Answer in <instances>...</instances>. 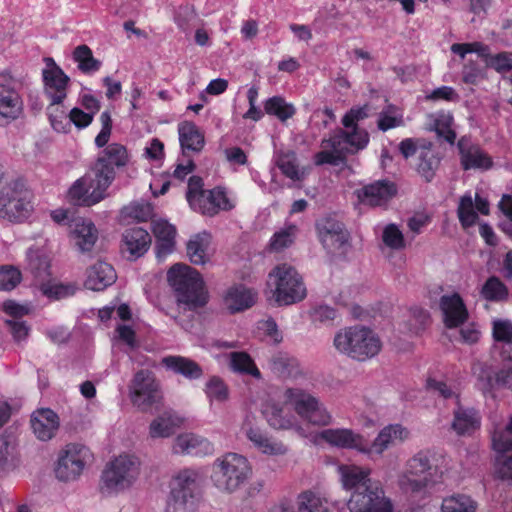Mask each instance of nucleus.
Returning <instances> with one entry per match:
<instances>
[{
    "label": "nucleus",
    "instance_id": "obj_1",
    "mask_svg": "<svg viewBox=\"0 0 512 512\" xmlns=\"http://www.w3.org/2000/svg\"><path fill=\"white\" fill-rule=\"evenodd\" d=\"M365 117H367L365 107L352 108L347 112L342 119L344 130L323 141L324 150L316 154V164L338 165L345 154L364 149L369 142V135L366 130L357 126V122Z\"/></svg>",
    "mask_w": 512,
    "mask_h": 512
},
{
    "label": "nucleus",
    "instance_id": "obj_2",
    "mask_svg": "<svg viewBox=\"0 0 512 512\" xmlns=\"http://www.w3.org/2000/svg\"><path fill=\"white\" fill-rule=\"evenodd\" d=\"M167 281L174 290L179 304L189 310H196L208 302V292L198 271L177 263L167 271Z\"/></svg>",
    "mask_w": 512,
    "mask_h": 512
},
{
    "label": "nucleus",
    "instance_id": "obj_3",
    "mask_svg": "<svg viewBox=\"0 0 512 512\" xmlns=\"http://www.w3.org/2000/svg\"><path fill=\"white\" fill-rule=\"evenodd\" d=\"M333 344L337 351L360 362L374 358L382 349V341L378 334L371 328L359 324L338 331Z\"/></svg>",
    "mask_w": 512,
    "mask_h": 512
},
{
    "label": "nucleus",
    "instance_id": "obj_4",
    "mask_svg": "<svg viewBox=\"0 0 512 512\" xmlns=\"http://www.w3.org/2000/svg\"><path fill=\"white\" fill-rule=\"evenodd\" d=\"M166 512H194L201 498L200 474L184 468L174 474L169 482Z\"/></svg>",
    "mask_w": 512,
    "mask_h": 512
},
{
    "label": "nucleus",
    "instance_id": "obj_5",
    "mask_svg": "<svg viewBox=\"0 0 512 512\" xmlns=\"http://www.w3.org/2000/svg\"><path fill=\"white\" fill-rule=\"evenodd\" d=\"M267 287L278 305H291L306 297V287L296 269L288 264L276 266L268 274Z\"/></svg>",
    "mask_w": 512,
    "mask_h": 512
},
{
    "label": "nucleus",
    "instance_id": "obj_6",
    "mask_svg": "<svg viewBox=\"0 0 512 512\" xmlns=\"http://www.w3.org/2000/svg\"><path fill=\"white\" fill-rule=\"evenodd\" d=\"M33 195L25 182L13 179L0 189V217L10 222L27 220L34 210Z\"/></svg>",
    "mask_w": 512,
    "mask_h": 512
},
{
    "label": "nucleus",
    "instance_id": "obj_7",
    "mask_svg": "<svg viewBox=\"0 0 512 512\" xmlns=\"http://www.w3.org/2000/svg\"><path fill=\"white\" fill-rule=\"evenodd\" d=\"M251 473L248 460L237 453H227L213 464L212 481L221 490L233 492L243 485Z\"/></svg>",
    "mask_w": 512,
    "mask_h": 512
},
{
    "label": "nucleus",
    "instance_id": "obj_8",
    "mask_svg": "<svg viewBox=\"0 0 512 512\" xmlns=\"http://www.w3.org/2000/svg\"><path fill=\"white\" fill-rule=\"evenodd\" d=\"M140 462L136 456L123 454L106 465L101 475L102 492L114 493L130 487L137 479Z\"/></svg>",
    "mask_w": 512,
    "mask_h": 512
},
{
    "label": "nucleus",
    "instance_id": "obj_9",
    "mask_svg": "<svg viewBox=\"0 0 512 512\" xmlns=\"http://www.w3.org/2000/svg\"><path fill=\"white\" fill-rule=\"evenodd\" d=\"M23 79L10 71L0 73V125L18 119L23 112Z\"/></svg>",
    "mask_w": 512,
    "mask_h": 512
},
{
    "label": "nucleus",
    "instance_id": "obj_10",
    "mask_svg": "<svg viewBox=\"0 0 512 512\" xmlns=\"http://www.w3.org/2000/svg\"><path fill=\"white\" fill-rule=\"evenodd\" d=\"M129 397L132 404L142 412L157 407L162 394L152 371L141 369L134 374L129 385Z\"/></svg>",
    "mask_w": 512,
    "mask_h": 512
},
{
    "label": "nucleus",
    "instance_id": "obj_11",
    "mask_svg": "<svg viewBox=\"0 0 512 512\" xmlns=\"http://www.w3.org/2000/svg\"><path fill=\"white\" fill-rule=\"evenodd\" d=\"M286 402L290 403L295 412L313 425L330 424L331 415L319 403L318 399L300 388H288L284 393Z\"/></svg>",
    "mask_w": 512,
    "mask_h": 512
},
{
    "label": "nucleus",
    "instance_id": "obj_12",
    "mask_svg": "<svg viewBox=\"0 0 512 512\" xmlns=\"http://www.w3.org/2000/svg\"><path fill=\"white\" fill-rule=\"evenodd\" d=\"M347 507L350 512H394L392 500L386 496L382 484L376 481L352 492Z\"/></svg>",
    "mask_w": 512,
    "mask_h": 512
},
{
    "label": "nucleus",
    "instance_id": "obj_13",
    "mask_svg": "<svg viewBox=\"0 0 512 512\" xmlns=\"http://www.w3.org/2000/svg\"><path fill=\"white\" fill-rule=\"evenodd\" d=\"M92 458L90 449L82 444L70 443L60 452L55 467L56 477L61 481L77 479Z\"/></svg>",
    "mask_w": 512,
    "mask_h": 512
},
{
    "label": "nucleus",
    "instance_id": "obj_14",
    "mask_svg": "<svg viewBox=\"0 0 512 512\" xmlns=\"http://www.w3.org/2000/svg\"><path fill=\"white\" fill-rule=\"evenodd\" d=\"M107 182H100L96 173L91 171L77 179L68 190V199L74 205L92 206L106 197Z\"/></svg>",
    "mask_w": 512,
    "mask_h": 512
},
{
    "label": "nucleus",
    "instance_id": "obj_15",
    "mask_svg": "<svg viewBox=\"0 0 512 512\" xmlns=\"http://www.w3.org/2000/svg\"><path fill=\"white\" fill-rule=\"evenodd\" d=\"M129 161L127 149L118 143H112L99 155L92 170L100 179V182H107V187L111 185L115 178V167H123Z\"/></svg>",
    "mask_w": 512,
    "mask_h": 512
},
{
    "label": "nucleus",
    "instance_id": "obj_16",
    "mask_svg": "<svg viewBox=\"0 0 512 512\" xmlns=\"http://www.w3.org/2000/svg\"><path fill=\"white\" fill-rule=\"evenodd\" d=\"M45 67L42 70L44 94L53 103H63L67 97L69 77L56 64L53 58L44 59Z\"/></svg>",
    "mask_w": 512,
    "mask_h": 512
},
{
    "label": "nucleus",
    "instance_id": "obj_17",
    "mask_svg": "<svg viewBox=\"0 0 512 512\" xmlns=\"http://www.w3.org/2000/svg\"><path fill=\"white\" fill-rule=\"evenodd\" d=\"M316 230L320 242L329 253H336L348 242V232L343 224L333 217L319 219Z\"/></svg>",
    "mask_w": 512,
    "mask_h": 512
},
{
    "label": "nucleus",
    "instance_id": "obj_18",
    "mask_svg": "<svg viewBox=\"0 0 512 512\" xmlns=\"http://www.w3.org/2000/svg\"><path fill=\"white\" fill-rule=\"evenodd\" d=\"M409 437V431L401 424H389L383 427L373 442L367 440L366 455L370 458L380 457L388 448L403 442Z\"/></svg>",
    "mask_w": 512,
    "mask_h": 512
},
{
    "label": "nucleus",
    "instance_id": "obj_19",
    "mask_svg": "<svg viewBox=\"0 0 512 512\" xmlns=\"http://www.w3.org/2000/svg\"><path fill=\"white\" fill-rule=\"evenodd\" d=\"M70 238L81 252H89L98 239V230L92 221L76 217L68 222Z\"/></svg>",
    "mask_w": 512,
    "mask_h": 512
},
{
    "label": "nucleus",
    "instance_id": "obj_20",
    "mask_svg": "<svg viewBox=\"0 0 512 512\" xmlns=\"http://www.w3.org/2000/svg\"><path fill=\"white\" fill-rule=\"evenodd\" d=\"M320 437L333 446L343 449H354L366 454L367 439L351 429H325L320 433Z\"/></svg>",
    "mask_w": 512,
    "mask_h": 512
},
{
    "label": "nucleus",
    "instance_id": "obj_21",
    "mask_svg": "<svg viewBox=\"0 0 512 512\" xmlns=\"http://www.w3.org/2000/svg\"><path fill=\"white\" fill-rule=\"evenodd\" d=\"M492 447L497 453V471L500 477L512 481V438L504 432L493 433Z\"/></svg>",
    "mask_w": 512,
    "mask_h": 512
},
{
    "label": "nucleus",
    "instance_id": "obj_22",
    "mask_svg": "<svg viewBox=\"0 0 512 512\" xmlns=\"http://www.w3.org/2000/svg\"><path fill=\"white\" fill-rule=\"evenodd\" d=\"M31 428L35 436L41 441L52 439L59 429L58 415L50 408H41L34 411L30 419Z\"/></svg>",
    "mask_w": 512,
    "mask_h": 512
},
{
    "label": "nucleus",
    "instance_id": "obj_23",
    "mask_svg": "<svg viewBox=\"0 0 512 512\" xmlns=\"http://www.w3.org/2000/svg\"><path fill=\"white\" fill-rule=\"evenodd\" d=\"M395 194V185L388 181H377L356 190L359 201L369 206L385 205Z\"/></svg>",
    "mask_w": 512,
    "mask_h": 512
},
{
    "label": "nucleus",
    "instance_id": "obj_24",
    "mask_svg": "<svg viewBox=\"0 0 512 512\" xmlns=\"http://www.w3.org/2000/svg\"><path fill=\"white\" fill-rule=\"evenodd\" d=\"M461 165L464 170H488L492 167L491 157L477 145H471L462 138L458 142Z\"/></svg>",
    "mask_w": 512,
    "mask_h": 512
},
{
    "label": "nucleus",
    "instance_id": "obj_25",
    "mask_svg": "<svg viewBox=\"0 0 512 512\" xmlns=\"http://www.w3.org/2000/svg\"><path fill=\"white\" fill-rule=\"evenodd\" d=\"M25 270L35 279L44 280L50 276L51 258L44 245H32L25 252Z\"/></svg>",
    "mask_w": 512,
    "mask_h": 512
},
{
    "label": "nucleus",
    "instance_id": "obj_26",
    "mask_svg": "<svg viewBox=\"0 0 512 512\" xmlns=\"http://www.w3.org/2000/svg\"><path fill=\"white\" fill-rule=\"evenodd\" d=\"M481 426L480 412L473 407H465L460 400L453 410L452 429L460 436L471 435Z\"/></svg>",
    "mask_w": 512,
    "mask_h": 512
},
{
    "label": "nucleus",
    "instance_id": "obj_27",
    "mask_svg": "<svg viewBox=\"0 0 512 512\" xmlns=\"http://www.w3.org/2000/svg\"><path fill=\"white\" fill-rule=\"evenodd\" d=\"M116 279L113 266L107 262L98 261L87 268L84 286L92 291H100L112 285Z\"/></svg>",
    "mask_w": 512,
    "mask_h": 512
},
{
    "label": "nucleus",
    "instance_id": "obj_28",
    "mask_svg": "<svg viewBox=\"0 0 512 512\" xmlns=\"http://www.w3.org/2000/svg\"><path fill=\"white\" fill-rule=\"evenodd\" d=\"M172 449L175 454L193 456H205L214 452V446L210 441L192 433L178 435Z\"/></svg>",
    "mask_w": 512,
    "mask_h": 512
},
{
    "label": "nucleus",
    "instance_id": "obj_29",
    "mask_svg": "<svg viewBox=\"0 0 512 512\" xmlns=\"http://www.w3.org/2000/svg\"><path fill=\"white\" fill-rule=\"evenodd\" d=\"M477 211L483 215H487L489 213L488 201L476 194L474 204L470 193L463 195L457 209L461 225L465 228L474 225L478 219Z\"/></svg>",
    "mask_w": 512,
    "mask_h": 512
},
{
    "label": "nucleus",
    "instance_id": "obj_30",
    "mask_svg": "<svg viewBox=\"0 0 512 512\" xmlns=\"http://www.w3.org/2000/svg\"><path fill=\"white\" fill-rule=\"evenodd\" d=\"M152 231L156 238L157 257L164 258L174 250L176 229L166 220L160 219L153 222Z\"/></svg>",
    "mask_w": 512,
    "mask_h": 512
},
{
    "label": "nucleus",
    "instance_id": "obj_31",
    "mask_svg": "<svg viewBox=\"0 0 512 512\" xmlns=\"http://www.w3.org/2000/svg\"><path fill=\"white\" fill-rule=\"evenodd\" d=\"M351 316L357 320H369L376 318H393L394 307L388 302L377 301L364 305L352 304L349 308Z\"/></svg>",
    "mask_w": 512,
    "mask_h": 512
},
{
    "label": "nucleus",
    "instance_id": "obj_32",
    "mask_svg": "<svg viewBox=\"0 0 512 512\" xmlns=\"http://www.w3.org/2000/svg\"><path fill=\"white\" fill-rule=\"evenodd\" d=\"M268 424L274 429H293L299 428L296 424V418L282 405L276 402H267L262 410Z\"/></svg>",
    "mask_w": 512,
    "mask_h": 512
},
{
    "label": "nucleus",
    "instance_id": "obj_33",
    "mask_svg": "<svg viewBox=\"0 0 512 512\" xmlns=\"http://www.w3.org/2000/svg\"><path fill=\"white\" fill-rule=\"evenodd\" d=\"M162 365L189 380H196L203 376L202 367L197 362L183 356H166L162 359Z\"/></svg>",
    "mask_w": 512,
    "mask_h": 512
},
{
    "label": "nucleus",
    "instance_id": "obj_34",
    "mask_svg": "<svg viewBox=\"0 0 512 512\" xmlns=\"http://www.w3.org/2000/svg\"><path fill=\"white\" fill-rule=\"evenodd\" d=\"M123 243L126 251L132 257L138 258L148 251L151 244V236L145 229L134 227L125 231Z\"/></svg>",
    "mask_w": 512,
    "mask_h": 512
},
{
    "label": "nucleus",
    "instance_id": "obj_35",
    "mask_svg": "<svg viewBox=\"0 0 512 512\" xmlns=\"http://www.w3.org/2000/svg\"><path fill=\"white\" fill-rule=\"evenodd\" d=\"M439 306L444 320H468L469 318L468 308L457 292L441 296Z\"/></svg>",
    "mask_w": 512,
    "mask_h": 512
},
{
    "label": "nucleus",
    "instance_id": "obj_36",
    "mask_svg": "<svg viewBox=\"0 0 512 512\" xmlns=\"http://www.w3.org/2000/svg\"><path fill=\"white\" fill-rule=\"evenodd\" d=\"M245 434L247 438L261 452L269 455H284L287 447L282 443L268 437L267 434L258 427L249 426L246 428Z\"/></svg>",
    "mask_w": 512,
    "mask_h": 512
},
{
    "label": "nucleus",
    "instance_id": "obj_37",
    "mask_svg": "<svg viewBox=\"0 0 512 512\" xmlns=\"http://www.w3.org/2000/svg\"><path fill=\"white\" fill-rule=\"evenodd\" d=\"M179 141L183 151L200 152L205 144L204 134L189 121H184L178 126Z\"/></svg>",
    "mask_w": 512,
    "mask_h": 512
},
{
    "label": "nucleus",
    "instance_id": "obj_38",
    "mask_svg": "<svg viewBox=\"0 0 512 512\" xmlns=\"http://www.w3.org/2000/svg\"><path fill=\"white\" fill-rule=\"evenodd\" d=\"M427 125L435 131L439 138H443L449 144H453L456 133L453 129V116L450 112L439 111L428 115Z\"/></svg>",
    "mask_w": 512,
    "mask_h": 512
},
{
    "label": "nucleus",
    "instance_id": "obj_39",
    "mask_svg": "<svg viewBox=\"0 0 512 512\" xmlns=\"http://www.w3.org/2000/svg\"><path fill=\"white\" fill-rule=\"evenodd\" d=\"M210 243L211 235L207 232L198 233L190 238L187 243V255L193 264L203 265L209 260Z\"/></svg>",
    "mask_w": 512,
    "mask_h": 512
},
{
    "label": "nucleus",
    "instance_id": "obj_40",
    "mask_svg": "<svg viewBox=\"0 0 512 512\" xmlns=\"http://www.w3.org/2000/svg\"><path fill=\"white\" fill-rule=\"evenodd\" d=\"M254 293L242 285L231 287L225 297L224 304L232 313L243 311L254 303Z\"/></svg>",
    "mask_w": 512,
    "mask_h": 512
},
{
    "label": "nucleus",
    "instance_id": "obj_41",
    "mask_svg": "<svg viewBox=\"0 0 512 512\" xmlns=\"http://www.w3.org/2000/svg\"><path fill=\"white\" fill-rule=\"evenodd\" d=\"M341 473L344 488L352 490L353 492H359L362 485L366 488L368 484L376 482L369 478V469H362L357 466H345L341 468Z\"/></svg>",
    "mask_w": 512,
    "mask_h": 512
},
{
    "label": "nucleus",
    "instance_id": "obj_42",
    "mask_svg": "<svg viewBox=\"0 0 512 512\" xmlns=\"http://www.w3.org/2000/svg\"><path fill=\"white\" fill-rule=\"evenodd\" d=\"M434 483L430 476L417 477L405 473L400 479L402 491L411 498L423 499L429 494L428 487Z\"/></svg>",
    "mask_w": 512,
    "mask_h": 512
},
{
    "label": "nucleus",
    "instance_id": "obj_43",
    "mask_svg": "<svg viewBox=\"0 0 512 512\" xmlns=\"http://www.w3.org/2000/svg\"><path fill=\"white\" fill-rule=\"evenodd\" d=\"M210 199L212 202L207 206H202V214L213 216L220 210H231L235 207V199L230 197L222 188H214L210 190Z\"/></svg>",
    "mask_w": 512,
    "mask_h": 512
},
{
    "label": "nucleus",
    "instance_id": "obj_44",
    "mask_svg": "<svg viewBox=\"0 0 512 512\" xmlns=\"http://www.w3.org/2000/svg\"><path fill=\"white\" fill-rule=\"evenodd\" d=\"M264 110L267 114L275 116L281 122L292 118L296 112L294 105L287 102L281 96L268 98L264 103Z\"/></svg>",
    "mask_w": 512,
    "mask_h": 512
},
{
    "label": "nucleus",
    "instance_id": "obj_45",
    "mask_svg": "<svg viewBox=\"0 0 512 512\" xmlns=\"http://www.w3.org/2000/svg\"><path fill=\"white\" fill-rule=\"evenodd\" d=\"M276 166L281 172L293 181H299L303 178V172L299 169L295 153L279 152L274 156Z\"/></svg>",
    "mask_w": 512,
    "mask_h": 512
},
{
    "label": "nucleus",
    "instance_id": "obj_46",
    "mask_svg": "<svg viewBox=\"0 0 512 512\" xmlns=\"http://www.w3.org/2000/svg\"><path fill=\"white\" fill-rule=\"evenodd\" d=\"M73 59L78 68L85 74H93L101 68V61L94 58L92 50L87 45H79L73 51Z\"/></svg>",
    "mask_w": 512,
    "mask_h": 512
},
{
    "label": "nucleus",
    "instance_id": "obj_47",
    "mask_svg": "<svg viewBox=\"0 0 512 512\" xmlns=\"http://www.w3.org/2000/svg\"><path fill=\"white\" fill-rule=\"evenodd\" d=\"M478 504L465 494H453L442 501V512H476Z\"/></svg>",
    "mask_w": 512,
    "mask_h": 512
},
{
    "label": "nucleus",
    "instance_id": "obj_48",
    "mask_svg": "<svg viewBox=\"0 0 512 512\" xmlns=\"http://www.w3.org/2000/svg\"><path fill=\"white\" fill-rule=\"evenodd\" d=\"M230 366L236 373L251 375L256 379L261 378L260 370L246 352H232L230 355Z\"/></svg>",
    "mask_w": 512,
    "mask_h": 512
},
{
    "label": "nucleus",
    "instance_id": "obj_49",
    "mask_svg": "<svg viewBox=\"0 0 512 512\" xmlns=\"http://www.w3.org/2000/svg\"><path fill=\"white\" fill-rule=\"evenodd\" d=\"M433 466L431 465L428 451H420L415 454L407 463V474L417 477L430 476L433 479Z\"/></svg>",
    "mask_w": 512,
    "mask_h": 512
},
{
    "label": "nucleus",
    "instance_id": "obj_50",
    "mask_svg": "<svg viewBox=\"0 0 512 512\" xmlns=\"http://www.w3.org/2000/svg\"><path fill=\"white\" fill-rule=\"evenodd\" d=\"M39 289L50 300H61L74 295L76 292L74 284L56 281L44 282L40 285Z\"/></svg>",
    "mask_w": 512,
    "mask_h": 512
},
{
    "label": "nucleus",
    "instance_id": "obj_51",
    "mask_svg": "<svg viewBox=\"0 0 512 512\" xmlns=\"http://www.w3.org/2000/svg\"><path fill=\"white\" fill-rule=\"evenodd\" d=\"M47 113L52 128L59 133H67L70 130L69 113L62 103H53L47 107Z\"/></svg>",
    "mask_w": 512,
    "mask_h": 512
},
{
    "label": "nucleus",
    "instance_id": "obj_52",
    "mask_svg": "<svg viewBox=\"0 0 512 512\" xmlns=\"http://www.w3.org/2000/svg\"><path fill=\"white\" fill-rule=\"evenodd\" d=\"M298 233V227L294 224L286 225L275 232L270 239V250L280 252L293 244Z\"/></svg>",
    "mask_w": 512,
    "mask_h": 512
},
{
    "label": "nucleus",
    "instance_id": "obj_53",
    "mask_svg": "<svg viewBox=\"0 0 512 512\" xmlns=\"http://www.w3.org/2000/svg\"><path fill=\"white\" fill-rule=\"evenodd\" d=\"M381 239L383 244L391 250L399 251L406 247L403 231L395 223L383 227Z\"/></svg>",
    "mask_w": 512,
    "mask_h": 512
},
{
    "label": "nucleus",
    "instance_id": "obj_54",
    "mask_svg": "<svg viewBox=\"0 0 512 512\" xmlns=\"http://www.w3.org/2000/svg\"><path fill=\"white\" fill-rule=\"evenodd\" d=\"M175 426L176 418L169 413H164L151 422L149 434L152 438L169 437L174 433Z\"/></svg>",
    "mask_w": 512,
    "mask_h": 512
},
{
    "label": "nucleus",
    "instance_id": "obj_55",
    "mask_svg": "<svg viewBox=\"0 0 512 512\" xmlns=\"http://www.w3.org/2000/svg\"><path fill=\"white\" fill-rule=\"evenodd\" d=\"M481 295L489 301H502L508 297V289L499 278L492 276L483 285Z\"/></svg>",
    "mask_w": 512,
    "mask_h": 512
},
{
    "label": "nucleus",
    "instance_id": "obj_56",
    "mask_svg": "<svg viewBox=\"0 0 512 512\" xmlns=\"http://www.w3.org/2000/svg\"><path fill=\"white\" fill-rule=\"evenodd\" d=\"M22 281V272L14 265H0V291L10 292Z\"/></svg>",
    "mask_w": 512,
    "mask_h": 512
},
{
    "label": "nucleus",
    "instance_id": "obj_57",
    "mask_svg": "<svg viewBox=\"0 0 512 512\" xmlns=\"http://www.w3.org/2000/svg\"><path fill=\"white\" fill-rule=\"evenodd\" d=\"M205 393L210 401L225 402L229 397V389L219 376H212L206 383Z\"/></svg>",
    "mask_w": 512,
    "mask_h": 512
},
{
    "label": "nucleus",
    "instance_id": "obj_58",
    "mask_svg": "<svg viewBox=\"0 0 512 512\" xmlns=\"http://www.w3.org/2000/svg\"><path fill=\"white\" fill-rule=\"evenodd\" d=\"M403 124V114L395 106H387L379 115L378 127L382 131L398 127Z\"/></svg>",
    "mask_w": 512,
    "mask_h": 512
},
{
    "label": "nucleus",
    "instance_id": "obj_59",
    "mask_svg": "<svg viewBox=\"0 0 512 512\" xmlns=\"http://www.w3.org/2000/svg\"><path fill=\"white\" fill-rule=\"evenodd\" d=\"M449 330H458L460 339L464 343L473 344L479 339L480 332L475 327V322H444Z\"/></svg>",
    "mask_w": 512,
    "mask_h": 512
},
{
    "label": "nucleus",
    "instance_id": "obj_60",
    "mask_svg": "<svg viewBox=\"0 0 512 512\" xmlns=\"http://www.w3.org/2000/svg\"><path fill=\"white\" fill-rule=\"evenodd\" d=\"M99 320H131V311L127 304L111 303L98 309Z\"/></svg>",
    "mask_w": 512,
    "mask_h": 512
},
{
    "label": "nucleus",
    "instance_id": "obj_61",
    "mask_svg": "<svg viewBox=\"0 0 512 512\" xmlns=\"http://www.w3.org/2000/svg\"><path fill=\"white\" fill-rule=\"evenodd\" d=\"M418 171L426 179L430 180L438 167L439 159L430 148L421 151L419 155Z\"/></svg>",
    "mask_w": 512,
    "mask_h": 512
},
{
    "label": "nucleus",
    "instance_id": "obj_62",
    "mask_svg": "<svg viewBox=\"0 0 512 512\" xmlns=\"http://www.w3.org/2000/svg\"><path fill=\"white\" fill-rule=\"evenodd\" d=\"M152 213V208L147 203H131L130 205L124 207L121 211V215L124 219H129L132 221H146Z\"/></svg>",
    "mask_w": 512,
    "mask_h": 512
},
{
    "label": "nucleus",
    "instance_id": "obj_63",
    "mask_svg": "<svg viewBox=\"0 0 512 512\" xmlns=\"http://www.w3.org/2000/svg\"><path fill=\"white\" fill-rule=\"evenodd\" d=\"M299 512H327V508L321 498L312 492H304L299 496Z\"/></svg>",
    "mask_w": 512,
    "mask_h": 512
},
{
    "label": "nucleus",
    "instance_id": "obj_64",
    "mask_svg": "<svg viewBox=\"0 0 512 512\" xmlns=\"http://www.w3.org/2000/svg\"><path fill=\"white\" fill-rule=\"evenodd\" d=\"M298 367L297 360L285 355H278L272 359V370L281 377L294 375Z\"/></svg>",
    "mask_w": 512,
    "mask_h": 512
}]
</instances>
